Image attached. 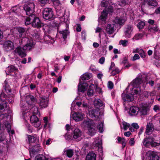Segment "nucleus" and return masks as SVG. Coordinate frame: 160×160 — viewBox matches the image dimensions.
<instances>
[{
    "instance_id": "obj_1",
    "label": "nucleus",
    "mask_w": 160,
    "mask_h": 160,
    "mask_svg": "<svg viewBox=\"0 0 160 160\" xmlns=\"http://www.w3.org/2000/svg\"><path fill=\"white\" fill-rule=\"evenodd\" d=\"M146 78L144 75H138V77L134 79L129 85L128 88H129L131 90L130 95L122 93V99L125 103L132 101L134 99L133 95L139 93L140 91L139 86L142 83H144Z\"/></svg>"
},
{
    "instance_id": "obj_2",
    "label": "nucleus",
    "mask_w": 160,
    "mask_h": 160,
    "mask_svg": "<svg viewBox=\"0 0 160 160\" xmlns=\"http://www.w3.org/2000/svg\"><path fill=\"white\" fill-rule=\"evenodd\" d=\"M34 44V43L32 42V41H29L22 48L20 47H17L15 49V52L21 57H24L26 55L25 51L30 50L33 47Z\"/></svg>"
},
{
    "instance_id": "obj_3",
    "label": "nucleus",
    "mask_w": 160,
    "mask_h": 160,
    "mask_svg": "<svg viewBox=\"0 0 160 160\" xmlns=\"http://www.w3.org/2000/svg\"><path fill=\"white\" fill-rule=\"evenodd\" d=\"M34 44V43L32 42V41H29L22 48L20 47H17L15 49V52L21 57H24L26 55L25 51L30 50L33 47Z\"/></svg>"
},
{
    "instance_id": "obj_4",
    "label": "nucleus",
    "mask_w": 160,
    "mask_h": 160,
    "mask_svg": "<svg viewBox=\"0 0 160 160\" xmlns=\"http://www.w3.org/2000/svg\"><path fill=\"white\" fill-rule=\"evenodd\" d=\"M35 5L33 2H28L25 4L23 7L26 15H31L32 18L35 17V15L33 13L34 12Z\"/></svg>"
},
{
    "instance_id": "obj_5",
    "label": "nucleus",
    "mask_w": 160,
    "mask_h": 160,
    "mask_svg": "<svg viewBox=\"0 0 160 160\" xmlns=\"http://www.w3.org/2000/svg\"><path fill=\"white\" fill-rule=\"evenodd\" d=\"M7 115L6 114H2L0 115V120L1 122H2V120L3 119V124L5 125V127L7 128L8 130V132L9 134L12 135L14 133V132L13 130H11V126L10 124L6 121L7 117H6Z\"/></svg>"
},
{
    "instance_id": "obj_6",
    "label": "nucleus",
    "mask_w": 160,
    "mask_h": 160,
    "mask_svg": "<svg viewBox=\"0 0 160 160\" xmlns=\"http://www.w3.org/2000/svg\"><path fill=\"white\" fill-rule=\"evenodd\" d=\"M43 18L48 20L53 18V13L52 9L50 8H45L42 12Z\"/></svg>"
},
{
    "instance_id": "obj_7",
    "label": "nucleus",
    "mask_w": 160,
    "mask_h": 160,
    "mask_svg": "<svg viewBox=\"0 0 160 160\" xmlns=\"http://www.w3.org/2000/svg\"><path fill=\"white\" fill-rule=\"evenodd\" d=\"M7 96L3 92L1 93L0 95V110H4L5 108L7 107V104L6 101Z\"/></svg>"
},
{
    "instance_id": "obj_8",
    "label": "nucleus",
    "mask_w": 160,
    "mask_h": 160,
    "mask_svg": "<svg viewBox=\"0 0 160 160\" xmlns=\"http://www.w3.org/2000/svg\"><path fill=\"white\" fill-rule=\"evenodd\" d=\"M155 130L153 124L151 122H148L145 129V133L147 135H150Z\"/></svg>"
},
{
    "instance_id": "obj_9",
    "label": "nucleus",
    "mask_w": 160,
    "mask_h": 160,
    "mask_svg": "<svg viewBox=\"0 0 160 160\" xmlns=\"http://www.w3.org/2000/svg\"><path fill=\"white\" fill-rule=\"evenodd\" d=\"M36 145H29V151L31 154V152L33 154H35L39 151L40 145L39 143H37Z\"/></svg>"
},
{
    "instance_id": "obj_10",
    "label": "nucleus",
    "mask_w": 160,
    "mask_h": 160,
    "mask_svg": "<svg viewBox=\"0 0 160 160\" xmlns=\"http://www.w3.org/2000/svg\"><path fill=\"white\" fill-rule=\"evenodd\" d=\"M27 136L29 145H32V144L34 143H39V137H38L36 134H34L33 136L28 135Z\"/></svg>"
},
{
    "instance_id": "obj_11",
    "label": "nucleus",
    "mask_w": 160,
    "mask_h": 160,
    "mask_svg": "<svg viewBox=\"0 0 160 160\" xmlns=\"http://www.w3.org/2000/svg\"><path fill=\"white\" fill-rule=\"evenodd\" d=\"M85 115L82 112H74L73 114V118L76 121L78 122L82 120Z\"/></svg>"
},
{
    "instance_id": "obj_12",
    "label": "nucleus",
    "mask_w": 160,
    "mask_h": 160,
    "mask_svg": "<svg viewBox=\"0 0 160 160\" xmlns=\"http://www.w3.org/2000/svg\"><path fill=\"white\" fill-rule=\"evenodd\" d=\"M147 160H159V157L153 152H148L146 154Z\"/></svg>"
},
{
    "instance_id": "obj_13",
    "label": "nucleus",
    "mask_w": 160,
    "mask_h": 160,
    "mask_svg": "<svg viewBox=\"0 0 160 160\" xmlns=\"http://www.w3.org/2000/svg\"><path fill=\"white\" fill-rule=\"evenodd\" d=\"M143 145L146 147L150 146H153V140L152 138L150 137L145 138L143 141Z\"/></svg>"
},
{
    "instance_id": "obj_14",
    "label": "nucleus",
    "mask_w": 160,
    "mask_h": 160,
    "mask_svg": "<svg viewBox=\"0 0 160 160\" xmlns=\"http://www.w3.org/2000/svg\"><path fill=\"white\" fill-rule=\"evenodd\" d=\"M139 111V109L138 107L132 106L130 108L129 113L132 116H135L138 115Z\"/></svg>"
},
{
    "instance_id": "obj_15",
    "label": "nucleus",
    "mask_w": 160,
    "mask_h": 160,
    "mask_svg": "<svg viewBox=\"0 0 160 160\" xmlns=\"http://www.w3.org/2000/svg\"><path fill=\"white\" fill-rule=\"evenodd\" d=\"M73 138L77 141L79 140V138L82 136V132L78 128H76L73 131Z\"/></svg>"
},
{
    "instance_id": "obj_16",
    "label": "nucleus",
    "mask_w": 160,
    "mask_h": 160,
    "mask_svg": "<svg viewBox=\"0 0 160 160\" xmlns=\"http://www.w3.org/2000/svg\"><path fill=\"white\" fill-rule=\"evenodd\" d=\"M99 112V109L96 108L92 109L89 111V115L91 118L98 117V113Z\"/></svg>"
},
{
    "instance_id": "obj_17",
    "label": "nucleus",
    "mask_w": 160,
    "mask_h": 160,
    "mask_svg": "<svg viewBox=\"0 0 160 160\" xmlns=\"http://www.w3.org/2000/svg\"><path fill=\"white\" fill-rule=\"evenodd\" d=\"M48 98L45 96L42 97L41 99V108H45L48 106Z\"/></svg>"
},
{
    "instance_id": "obj_18",
    "label": "nucleus",
    "mask_w": 160,
    "mask_h": 160,
    "mask_svg": "<svg viewBox=\"0 0 160 160\" xmlns=\"http://www.w3.org/2000/svg\"><path fill=\"white\" fill-rule=\"evenodd\" d=\"M93 125V121L91 120L88 119L84 121L82 124V126L85 128H88L91 127H92Z\"/></svg>"
},
{
    "instance_id": "obj_19",
    "label": "nucleus",
    "mask_w": 160,
    "mask_h": 160,
    "mask_svg": "<svg viewBox=\"0 0 160 160\" xmlns=\"http://www.w3.org/2000/svg\"><path fill=\"white\" fill-rule=\"evenodd\" d=\"M32 20V26L35 28H39L40 27V20L39 18L35 16Z\"/></svg>"
},
{
    "instance_id": "obj_20",
    "label": "nucleus",
    "mask_w": 160,
    "mask_h": 160,
    "mask_svg": "<svg viewBox=\"0 0 160 160\" xmlns=\"http://www.w3.org/2000/svg\"><path fill=\"white\" fill-rule=\"evenodd\" d=\"M4 46L8 50L13 49L14 47L13 43L10 41H5L4 44Z\"/></svg>"
},
{
    "instance_id": "obj_21",
    "label": "nucleus",
    "mask_w": 160,
    "mask_h": 160,
    "mask_svg": "<svg viewBox=\"0 0 160 160\" xmlns=\"http://www.w3.org/2000/svg\"><path fill=\"white\" fill-rule=\"evenodd\" d=\"M88 86V84L86 83H83L82 85L80 83V84L78 85V91L84 92L86 90Z\"/></svg>"
},
{
    "instance_id": "obj_22",
    "label": "nucleus",
    "mask_w": 160,
    "mask_h": 160,
    "mask_svg": "<svg viewBox=\"0 0 160 160\" xmlns=\"http://www.w3.org/2000/svg\"><path fill=\"white\" fill-rule=\"evenodd\" d=\"M114 25L113 24H108L106 28V31L108 33L111 34L113 33L114 31Z\"/></svg>"
},
{
    "instance_id": "obj_23",
    "label": "nucleus",
    "mask_w": 160,
    "mask_h": 160,
    "mask_svg": "<svg viewBox=\"0 0 160 160\" xmlns=\"http://www.w3.org/2000/svg\"><path fill=\"white\" fill-rule=\"evenodd\" d=\"M132 31V27L131 26H127L124 32L126 38H130L131 37V33Z\"/></svg>"
},
{
    "instance_id": "obj_24",
    "label": "nucleus",
    "mask_w": 160,
    "mask_h": 160,
    "mask_svg": "<svg viewBox=\"0 0 160 160\" xmlns=\"http://www.w3.org/2000/svg\"><path fill=\"white\" fill-rule=\"evenodd\" d=\"M96 155L93 152L89 153L87 155L86 160H96Z\"/></svg>"
},
{
    "instance_id": "obj_25",
    "label": "nucleus",
    "mask_w": 160,
    "mask_h": 160,
    "mask_svg": "<svg viewBox=\"0 0 160 160\" xmlns=\"http://www.w3.org/2000/svg\"><path fill=\"white\" fill-rule=\"evenodd\" d=\"M149 111V108L146 107H142L139 109V113L141 116H144L148 114Z\"/></svg>"
},
{
    "instance_id": "obj_26",
    "label": "nucleus",
    "mask_w": 160,
    "mask_h": 160,
    "mask_svg": "<svg viewBox=\"0 0 160 160\" xmlns=\"http://www.w3.org/2000/svg\"><path fill=\"white\" fill-rule=\"evenodd\" d=\"M93 103L94 105L97 107V108H99L103 105L102 101L99 99H95Z\"/></svg>"
},
{
    "instance_id": "obj_27",
    "label": "nucleus",
    "mask_w": 160,
    "mask_h": 160,
    "mask_svg": "<svg viewBox=\"0 0 160 160\" xmlns=\"http://www.w3.org/2000/svg\"><path fill=\"white\" fill-rule=\"evenodd\" d=\"M96 146L98 148V150L101 153L102 152V146L101 140L98 139L97 141H95Z\"/></svg>"
},
{
    "instance_id": "obj_28",
    "label": "nucleus",
    "mask_w": 160,
    "mask_h": 160,
    "mask_svg": "<svg viewBox=\"0 0 160 160\" xmlns=\"http://www.w3.org/2000/svg\"><path fill=\"white\" fill-rule=\"evenodd\" d=\"M64 154L68 158H71L73 155V150L72 149H67L64 151Z\"/></svg>"
},
{
    "instance_id": "obj_29",
    "label": "nucleus",
    "mask_w": 160,
    "mask_h": 160,
    "mask_svg": "<svg viewBox=\"0 0 160 160\" xmlns=\"http://www.w3.org/2000/svg\"><path fill=\"white\" fill-rule=\"evenodd\" d=\"M122 124L123 126V128L124 130H127L129 128V130L131 131H133L132 128L130 127V124L129 123L125 121H123L122 122Z\"/></svg>"
},
{
    "instance_id": "obj_30",
    "label": "nucleus",
    "mask_w": 160,
    "mask_h": 160,
    "mask_svg": "<svg viewBox=\"0 0 160 160\" xmlns=\"http://www.w3.org/2000/svg\"><path fill=\"white\" fill-rule=\"evenodd\" d=\"M125 21V19L123 18H119L117 17L114 20V22L116 24H118L120 25L123 24Z\"/></svg>"
},
{
    "instance_id": "obj_31",
    "label": "nucleus",
    "mask_w": 160,
    "mask_h": 160,
    "mask_svg": "<svg viewBox=\"0 0 160 160\" xmlns=\"http://www.w3.org/2000/svg\"><path fill=\"white\" fill-rule=\"evenodd\" d=\"M108 14V13L107 12L106 10L104 9L100 17V18L102 21H105L107 17Z\"/></svg>"
},
{
    "instance_id": "obj_32",
    "label": "nucleus",
    "mask_w": 160,
    "mask_h": 160,
    "mask_svg": "<svg viewBox=\"0 0 160 160\" xmlns=\"http://www.w3.org/2000/svg\"><path fill=\"white\" fill-rule=\"evenodd\" d=\"M146 2L149 6L155 7L158 5V3L156 0H147Z\"/></svg>"
},
{
    "instance_id": "obj_33",
    "label": "nucleus",
    "mask_w": 160,
    "mask_h": 160,
    "mask_svg": "<svg viewBox=\"0 0 160 160\" xmlns=\"http://www.w3.org/2000/svg\"><path fill=\"white\" fill-rule=\"evenodd\" d=\"M17 30L19 33V36L20 37H23L22 36L26 31V29L22 27H18L17 28Z\"/></svg>"
},
{
    "instance_id": "obj_34",
    "label": "nucleus",
    "mask_w": 160,
    "mask_h": 160,
    "mask_svg": "<svg viewBox=\"0 0 160 160\" xmlns=\"http://www.w3.org/2000/svg\"><path fill=\"white\" fill-rule=\"evenodd\" d=\"M75 102L73 101L71 105V110L72 111L74 110L75 109V107H77V106L79 107L82 104V103L81 102H76V105H75Z\"/></svg>"
},
{
    "instance_id": "obj_35",
    "label": "nucleus",
    "mask_w": 160,
    "mask_h": 160,
    "mask_svg": "<svg viewBox=\"0 0 160 160\" xmlns=\"http://www.w3.org/2000/svg\"><path fill=\"white\" fill-rule=\"evenodd\" d=\"M153 140V146L156 147L157 146H159L160 149V138H158V140H157L156 138H152Z\"/></svg>"
},
{
    "instance_id": "obj_36",
    "label": "nucleus",
    "mask_w": 160,
    "mask_h": 160,
    "mask_svg": "<svg viewBox=\"0 0 160 160\" xmlns=\"http://www.w3.org/2000/svg\"><path fill=\"white\" fill-rule=\"evenodd\" d=\"M59 32L62 34V37L65 39L67 38V36L69 34V32L67 29H65V30L59 31Z\"/></svg>"
},
{
    "instance_id": "obj_37",
    "label": "nucleus",
    "mask_w": 160,
    "mask_h": 160,
    "mask_svg": "<svg viewBox=\"0 0 160 160\" xmlns=\"http://www.w3.org/2000/svg\"><path fill=\"white\" fill-rule=\"evenodd\" d=\"M7 71L9 72H16L18 71V69L13 65L9 66L7 68Z\"/></svg>"
},
{
    "instance_id": "obj_38",
    "label": "nucleus",
    "mask_w": 160,
    "mask_h": 160,
    "mask_svg": "<svg viewBox=\"0 0 160 160\" xmlns=\"http://www.w3.org/2000/svg\"><path fill=\"white\" fill-rule=\"evenodd\" d=\"M91 77V74L88 73H86L83 74L81 77L82 80H88Z\"/></svg>"
},
{
    "instance_id": "obj_39",
    "label": "nucleus",
    "mask_w": 160,
    "mask_h": 160,
    "mask_svg": "<svg viewBox=\"0 0 160 160\" xmlns=\"http://www.w3.org/2000/svg\"><path fill=\"white\" fill-rule=\"evenodd\" d=\"M93 125H92V127H91L89 128H88V131L90 133V135L91 136L93 135L95 133H96V130L94 128Z\"/></svg>"
},
{
    "instance_id": "obj_40",
    "label": "nucleus",
    "mask_w": 160,
    "mask_h": 160,
    "mask_svg": "<svg viewBox=\"0 0 160 160\" xmlns=\"http://www.w3.org/2000/svg\"><path fill=\"white\" fill-rule=\"evenodd\" d=\"M94 93L95 92L93 91V87H92L91 86H90L87 92L88 95L90 96H92L94 94Z\"/></svg>"
},
{
    "instance_id": "obj_41",
    "label": "nucleus",
    "mask_w": 160,
    "mask_h": 160,
    "mask_svg": "<svg viewBox=\"0 0 160 160\" xmlns=\"http://www.w3.org/2000/svg\"><path fill=\"white\" fill-rule=\"evenodd\" d=\"M148 30L151 32H156L158 31L159 29L158 27L157 26H156L154 27H149L148 28Z\"/></svg>"
},
{
    "instance_id": "obj_42",
    "label": "nucleus",
    "mask_w": 160,
    "mask_h": 160,
    "mask_svg": "<svg viewBox=\"0 0 160 160\" xmlns=\"http://www.w3.org/2000/svg\"><path fill=\"white\" fill-rule=\"evenodd\" d=\"M29 17L26 18L25 19V25H28L31 23V20H32L34 18H32L31 15H28Z\"/></svg>"
},
{
    "instance_id": "obj_43",
    "label": "nucleus",
    "mask_w": 160,
    "mask_h": 160,
    "mask_svg": "<svg viewBox=\"0 0 160 160\" xmlns=\"http://www.w3.org/2000/svg\"><path fill=\"white\" fill-rule=\"evenodd\" d=\"M30 120L32 124L39 120V119L37 117L34 115H32L31 117Z\"/></svg>"
},
{
    "instance_id": "obj_44",
    "label": "nucleus",
    "mask_w": 160,
    "mask_h": 160,
    "mask_svg": "<svg viewBox=\"0 0 160 160\" xmlns=\"http://www.w3.org/2000/svg\"><path fill=\"white\" fill-rule=\"evenodd\" d=\"M143 36V34L141 33H137L133 38V39L136 40H138L139 39H141L142 38Z\"/></svg>"
},
{
    "instance_id": "obj_45",
    "label": "nucleus",
    "mask_w": 160,
    "mask_h": 160,
    "mask_svg": "<svg viewBox=\"0 0 160 160\" xmlns=\"http://www.w3.org/2000/svg\"><path fill=\"white\" fill-rule=\"evenodd\" d=\"M145 25V23L143 21H140L138 23L137 26L139 29H141L143 28Z\"/></svg>"
},
{
    "instance_id": "obj_46",
    "label": "nucleus",
    "mask_w": 160,
    "mask_h": 160,
    "mask_svg": "<svg viewBox=\"0 0 160 160\" xmlns=\"http://www.w3.org/2000/svg\"><path fill=\"white\" fill-rule=\"evenodd\" d=\"M103 123L101 122L97 126L99 130V131L100 132H102L103 131Z\"/></svg>"
},
{
    "instance_id": "obj_47",
    "label": "nucleus",
    "mask_w": 160,
    "mask_h": 160,
    "mask_svg": "<svg viewBox=\"0 0 160 160\" xmlns=\"http://www.w3.org/2000/svg\"><path fill=\"white\" fill-rule=\"evenodd\" d=\"M128 41L127 40H120L119 43L123 47H126L127 46Z\"/></svg>"
},
{
    "instance_id": "obj_48",
    "label": "nucleus",
    "mask_w": 160,
    "mask_h": 160,
    "mask_svg": "<svg viewBox=\"0 0 160 160\" xmlns=\"http://www.w3.org/2000/svg\"><path fill=\"white\" fill-rule=\"evenodd\" d=\"M120 72L119 69L118 68H115V69H113L112 72V74L114 76L115 75L118 73Z\"/></svg>"
},
{
    "instance_id": "obj_49",
    "label": "nucleus",
    "mask_w": 160,
    "mask_h": 160,
    "mask_svg": "<svg viewBox=\"0 0 160 160\" xmlns=\"http://www.w3.org/2000/svg\"><path fill=\"white\" fill-rule=\"evenodd\" d=\"M108 4V2L106 0H103L101 2V5L103 7H107Z\"/></svg>"
},
{
    "instance_id": "obj_50",
    "label": "nucleus",
    "mask_w": 160,
    "mask_h": 160,
    "mask_svg": "<svg viewBox=\"0 0 160 160\" xmlns=\"http://www.w3.org/2000/svg\"><path fill=\"white\" fill-rule=\"evenodd\" d=\"M143 94L145 97L147 98L149 96H151L153 95V93L151 92L145 91L144 92Z\"/></svg>"
},
{
    "instance_id": "obj_51",
    "label": "nucleus",
    "mask_w": 160,
    "mask_h": 160,
    "mask_svg": "<svg viewBox=\"0 0 160 160\" xmlns=\"http://www.w3.org/2000/svg\"><path fill=\"white\" fill-rule=\"evenodd\" d=\"M32 111H33V113L34 114H37L39 112V109L36 106L33 107L31 109Z\"/></svg>"
},
{
    "instance_id": "obj_52",
    "label": "nucleus",
    "mask_w": 160,
    "mask_h": 160,
    "mask_svg": "<svg viewBox=\"0 0 160 160\" xmlns=\"http://www.w3.org/2000/svg\"><path fill=\"white\" fill-rule=\"evenodd\" d=\"M14 99V97L12 96L7 97L6 100L8 101L10 103L13 102Z\"/></svg>"
},
{
    "instance_id": "obj_53",
    "label": "nucleus",
    "mask_w": 160,
    "mask_h": 160,
    "mask_svg": "<svg viewBox=\"0 0 160 160\" xmlns=\"http://www.w3.org/2000/svg\"><path fill=\"white\" fill-rule=\"evenodd\" d=\"M140 56L141 57L144 58L145 57L146 54L144 52V51L142 49H140L139 52Z\"/></svg>"
},
{
    "instance_id": "obj_54",
    "label": "nucleus",
    "mask_w": 160,
    "mask_h": 160,
    "mask_svg": "<svg viewBox=\"0 0 160 160\" xmlns=\"http://www.w3.org/2000/svg\"><path fill=\"white\" fill-rule=\"evenodd\" d=\"M153 110L156 112H158L160 110V107L158 105H155L153 108Z\"/></svg>"
},
{
    "instance_id": "obj_55",
    "label": "nucleus",
    "mask_w": 160,
    "mask_h": 160,
    "mask_svg": "<svg viewBox=\"0 0 160 160\" xmlns=\"http://www.w3.org/2000/svg\"><path fill=\"white\" fill-rule=\"evenodd\" d=\"M108 87L110 89H112L113 88V84L112 81H109L108 82Z\"/></svg>"
},
{
    "instance_id": "obj_56",
    "label": "nucleus",
    "mask_w": 160,
    "mask_h": 160,
    "mask_svg": "<svg viewBox=\"0 0 160 160\" xmlns=\"http://www.w3.org/2000/svg\"><path fill=\"white\" fill-rule=\"evenodd\" d=\"M5 138L4 134L1 132H0V142H2L4 141Z\"/></svg>"
},
{
    "instance_id": "obj_57",
    "label": "nucleus",
    "mask_w": 160,
    "mask_h": 160,
    "mask_svg": "<svg viewBox=\"0 0 160 160\" xmlns=\"http://www.w3.org/2000/svg\"><path fill=\"white\" fill-rule=\"evenodd\" d=\"M32 125L36 128H39L40 126V122L38 120V121L34 122L32 124Z\"/></svg>"
},
{
    "instance_id": "obj_58",
    "label": "nucleus",
    "mask_w": 160,
    "mask_h": 160,
    "mask_svg": "<svg viewBox=\"0 0 160 160\" xmlns=\"http://www.w3.org/2000/svg\"><path fill=\"white\" fill-rule=\"evenodd\" d=\"M107 10V12L108 13H111L113 12V9L112 7H110L107 9H105Z\"/></svg>"
},
{
    "instance_id": "obj_59",
    "label": "nucleus",
    "mask_w": 160,
    "mask_h": 160,
    "mask_svg": "<svg viewBox=\"0 0 160 160\" xmlns=\"http://www.w3.org/2000/svg\"><path fill=\"white\" fill-rule=\"evenodd\" d=\"M129 144L131 146H133L135 143V141H134V138H131L129 142Z\"/></svg>"
},
{
    "instance_id": "obj_60",
    "label": "nucleus",
    "mask_w": 160,
    "mask_h": 160,
    "mask_svg": "<svg viewBox=\"0 0 160 160\" xmlns=\"http://www.w3.org/2000/svg\"><path fill=\"white\" fill-rule=\"evenodd\" d=\"M105 58L104 57H102L99 59V62L101 64H103L105 62Z\"/></svg>"
},
{
    "instance_id": "obj_61",
    "label": "nucleus",
    "mask_w": 160,
    "mask_h": 160,
    "mask_svg": "<svg viewBox=\"0 0 160 160\" xmlns=\"http://www.w3.org/2000/svg\"><path fill=\"white\" fill-rule=\"evenodd\" d=\"M140 58L139 55L137 54H135L133 57L132 60L135 61L137 59H139Z\"/></svg>"
},
{
    "instance_id": "obj_62",
    "label": "nucleus",
    "mask_w": 160,
    "mask_h": 160,
    "mask_svg": "<svg viewBox=\"0 0 160 160\" xmlns=\"http://www.w3.org/2000/svg\"><path fill=\"white\" fill-rule=\"evenodd\" d=\"M132 126L135 129H138L139 128V126L137 123H133L132 124Z\"/></svg>"
},
{
    "instance_id": "obj_63",
    "label": "nucleus",
    "mask_w": 160,
    "mask_h": 160,
    "mask_svg": "<svg viewBox=\"0 0 160 160\" xmlns=\"http://www.w3.org/2000/svg\"><path fill=\"white\" fill-rule=\"evenodd\" d=\"M43 121L45 123V124L44 125V127H45L47 125V123L48 122V118L47 117H45L43 118Z\"/></svg>"
},
{
    "instance_id": "obj_64",
    "label": "nucleus",
    "mask_w": 160,
    "mask_h": 160,
    "mask_svg": "<svg viewBox=\"0 0 160 160\" xmlns=\"http://www.w3.org/2000/svg\"><path fill=\"white\" fill-rule=\"evenodd\" d=\"M48 0H41V5L42 6H44L45 4L47 3Z\"/></svg>"
}]
</instances>
